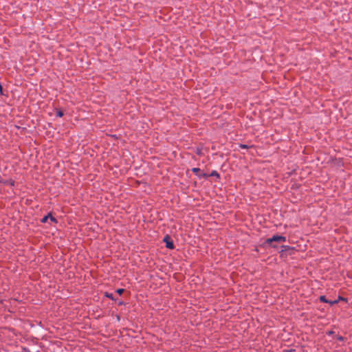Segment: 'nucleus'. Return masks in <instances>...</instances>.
<instances>
[{
    "mask_svg": "<svg viewBox=\"0 0 352 352\" xmlns=\"http://www.w3.org/2000/svg\"><path fill=\"white\" fill-rule=\"evenodd\" d=\"M286 241V237L283 236L274 235L271 238H268L265 241V243L270 245L272 248H276L277 246L274 243H283Z\"/></svg>",
    "mask_w": 352,
    "mask_h": 352,
    "instance_id": "1",
    "label": "nucleus"
},
{
    "mask_svg": "<svg viewBox=\"0 0 352 352\" xmlns=\"http://www.w3.org/2000/svg\"><path fill=\"white\" fill-rule=\"evenodd\" d=\"M164 241L166 243V247L168 249H173L174 248V245H173V241L171 240L170 237L168 235H166L164 238Z\"/></svg>",
    "mask_w": 352,
    "mask_h": 352,
    "instance_id": "2",
    "label": "nucleus"
},
{
    "mask_svg": "<svg viewBox=\"0 0 352 352\" xmlns=\"http://www.w3.org/2000/svg\"><path fill=\"white\" fill-rule=\"evenodd\" d=\"M50 219L52 221H53V222H56V219H55L54 217H52L50 214H48V215H47V216H45V217L42 219L41 222H43V223H46V222H47V221H48V219Z\"/></svg>",
    "mask_w": 352,
    "mask_h": 352,
    "instance_id": "3",
    "label": "nucleus"
},
{
    "mask_svg": "<svg viewBox=\"0 0 352 352\" xmlns=\"http://www.w3.org/2000/svg\"><path fill=\"white\" fill-rule=\"evenodd\" d=\"M320 301L322 302H328L329 304H331V305H333V304H336V303H338V300H334V301H329L326 299L325 296H321L320 297Z\"/></svg>",
    "mask_w": 352,
    "mask_h": 352,
    "instance_id": "4",
    "label": "nucleus"
},
{
    "mask_svg": "<svg viewBox=\"0 0 352 352\" xmlns=\"http://www.w3.org/2000/svg\"><path fill=\"white\" fill-rule=\"evenodd\" d=\"M63 112L61 110L56 111V116L58 117H62L63 116Z\"/></svg>",
    "mask_w": 352,
    "mask_h": 352,
    "instance_id": "5",
    "label": "nucleus"
},
{
    "mask_svg": "<svg viewBox=\"0 0 352 352\" xmlns=\"http://www.w3.org/2000/svg\"><path fill=\"white\" fill-rule=\"evenodd\" d=\"M192 172H194L195 173L197 174L199 171H200V169L198 168H193L192 169Z\"/></svg>",
    "mask_w": 352,
    "mask_h": 352,
    "instance_id": "6",
    "label": "nucleus"
},
{
    "mask_svg": "<svg viewBox=\"0 0 352 352\" xmlns=\"http://www.w3.org/2000/svg\"><path fill=\"white\" fill-rule=\"evenodd\" d=\"M211 176H219V174L217 173V171H212V173L210 174Z\"/></svg>",
    "mask_w": 352,
    "mask_h": 352,
    "instance_id": "7",
    "label": "nucleus"
},
{
    "mask_svg": "<svg viewBox=\"0 0 352 352\" xmlns=\"http://www.w3.org/2000/svg\"><path fill=\"white\" fill-rule=\"evenodd\" d=\"M124 292V289H118L117 290V292L119 294H122Z\"/></svg>",
    "mask_w": 352,
    "mask_h": 352,
    "instance_id": "8",
    "label": "nucleus"
},
{
    "mask_svg": "<svg viewBox=\"0 0 352 352\" xmlns=\"http://www.w3.org/2000/svg\"><path fill=\"white\" fill-rule=\"evenodd\" d=\"M340 300H344L345 299L340 296V297L338 298V299L337 300H338V302Z\"/></svg>",
    "mask_w": 352,
    "mask_h": 352,
    "instance_id": "9",
    "label": "nucleus"
},
{
    "mask_svg": "<svg viewBox=\"0 0 352 352\" xmlns=\"http://www.w3.org/2000/svg\"><path fill=\"white\" fill-rule=\"evenodd\" d=\"M241 147H242V148H247V146L246 145H241Z\"/></svg>",
    "mask_w": 352,
    "mask_h": 352,
    "instance_id": "10",
    "label": "nucleus"
},
{
    "mask_svg": "<svg viewBox=\"0 0 352 352\" xmlns=\"http://www.w3.org/2000/svg\"><path fill=\"white\" fill-rule=\"evenodd\" d=\"M1 89H2V87H1V86L0 85V90H1Z\"/></svg>",
    "mask_w": 352,
    "mask_h": 352,
    "instance_id": "11",
    "label": "nucleus"
}]
</instances>
